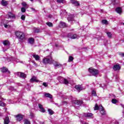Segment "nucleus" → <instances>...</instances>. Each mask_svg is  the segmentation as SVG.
I'll return each instance as SVG.
<instances>
[{
	"label": "nucleus",
	"instance_id": "obj_59",
	"mask_svg": "<svg viewBox=\"0 0 124 124\" xmlns=\"http://www.w3.org/2000/svg\"><path fill=\"white\" fill-rule=\"evenodd\" d=\"M56 47H58V45H56Z\"/></svg>",
	"mask_w": 124,
	"mask_h": 124
},
{
	"label": "nucleus",
	"instance_id": "obj_30",
	"mask_svg": "<svg viewBox=\"0 0 124 124\" xmlns=\"http://www.w3.org/2000/svg\"><path fill=\"white\" fill-rule=\"evenodd\" d=\"M47 111L50 115H53V114H55L54 111H53V110H52L51 109L48 108L47 109Z\"/></svg>",
	"mask_w": 124,
	"mask_h": 124
},
{
	"label": "nucleus",
	"instance_id": "obj_42",
	"mask_svg": "<svg viewBox=\"0 0 124 124\" xmlns=\"http://www.w3.org/2000/svg\"><path fill=\"white\" fill-rule=\"evenodd\" d=\"M9 90L10 91H16V90L15 89H14V87H10Z\"/></svg>",
	"mask_w": 124,
	"mask_h": 124
},
{
	"label": "nucleus",
	"instance_id": "obj_44",
	"mask_svg": "<svg viewBox=\"0 0 124 124\" xmlns=\"http://www.w3.org/2000/svg\"><path fill=\"white\" fill-rule=\"evenodd\" d=\"M64 0H57V2H63Z\"/></svg>",
	"mask_w": 124,
	"mask_h": 124
},
{
	"label": "nucleus",
	"instance_id": "obj_49",
	"mask_svg": "<svg viewBox=\"0 0 124 124\" xmlns=\"http://www.w3.org/2000/svg\"><path fill=\"white\" fill-rule=\"evenodd\" d=\"M4 27L6 29L7 28V27H8V26L7 25H6V24H4Z\"/></svg>",
	"mask_w": 124,
	"mask_h": 124
},
{
	"label": "nucleus",
	"instance_id": "obj_35",
	"mask_svg": "<svg viewBox=\"0 0 124 124\" xmlns=\"http://www.w3.org/2000/svg\"><path fill=\"white\" fill-rule=\"evenodd\" d=\"M99 108L100 109V107H99V108L97 104H96L95 106L94 109V110H99Z\"/></svg>",
	"mask_w": 124,
	"mask_h": 124
},
{
	"label": "nucleus",
	"instance_id": "obj_46",
	"mask_svg": "<svg viewBox=\"0 0 124 124\" xmlns=\"http://www.w3.org/2000/svg\"><path fill=\"white\" fill-rule=\"evenodd\" d=\"M35 32H36V33H38V32H39V30H35Z\"/></svg>",
	"mask_w": 124,
	"mask_h": 124
},
{
	"label": "nucleus",
	"instance_id": "obj_58",
	"mask_svg": "<svg viewBox=\"0 0 124 124\" xmlns=\"http://www.w3.org/2000/svg\"><path fill=\"white\" fill-rule=\"evenodd\" d=\"M31 0V1H33V0Z\"/></svg>",
	"mask_w": 124,
	"mask_h": 124
},
{
	"label": "nucleus",
	"instance_id": "obj_29",
	"mask_svg": "<svg viewBox=\"0 0 124 124\" xmlns=\"http://www.w3.org/2000/svg\"><path fill=\"white\" fill-rule=\"evenodd\" d=\"M1 4L3 5V6H6V5H7V1L2 0L1 2Z\"/></svg>",
	"mask_w": 124,
	"mask_h": 124
},
{
	"label": "nucleus",
	"instance_id": "obj_45",
	"mask_svg": "<svg viewBox=\"0 0 124 124\" xmlns=\"http://www.w3.org/2000/svg\"><path fill=\"white\" fill-rule=\"evenodd\" d=\"M31 9L32 10V11H34V12H36V10L33 8H31Z\"/></svg>",
	"mask_w": 124,
	"mask_h": 124
},
{
	"label": "nucleus",
	"instance_id": "obj_23",
	"mask_svg": "<svg viewBox=\"0 0 124 124\" xmlns=\"http://www.w3.org/2000/svg\"><path fill=\"white\" fill-rule=\"evenodd\" d=\"M74 103L75 104H77V105H81V104L83 103V101L80 100H76L74 101Z\"/></svg>",
	"mask_w": 124,
	"mask_h": 124
},
{
	"label": "nucleus",
	"instance_id": "obj_25",
	"mask_svg": "<svg viewBox=\"0 0 124 124\" xmlns=\"http://www.w3.org/2000/svg\"><path fill=\"white\" fill-rule=\"evenodd\" d=\"M75 88L77 91H82L83 90V87L81 85H76Z\"/></svg>",
	"mask_w": 124,
	"mask_h": 124
},
{
	"label": "nucleus",
	"instance_id": "obj_2",
	"mask_svg": "<svg viewBox=\"0 0 124 124\" xmlns=\"http://www.w3.org/2000/svg\"><path fill=\"white\" fill-rule=\"evenodd\" d=\"M57 79L61 84H64V85H68L69 84V79L64 78L63 77H58Z\"/></svg>",
	"mask_w": 124,
	"mask_h": 124
},
{
	"label": "nucleus",
	"instance_id": "obj_4",
	"mask_svg": "<svg viewBox=\"0 0 124 124\" xmlns=\"http://www.w3.org/2000/svg\"><path fill=\"white\" fill-rule=\"evenodd\" d=\"M54 62V60H53V58L52 57L44 58L43 59L44 63H48L49 64H52Z\"/></svg>",
	"mask_w": 124,
	"mask_h": 124
},
{
	"label": "nucleus",
	"instance_id": "obj_27",
	"mask_svg": "<svg viewBox=\"0 0 124 124\" xmlns=\"http://www.w3.org/2000/svg\"><path fill=\"white\" fill-rule=\"evenodd\" d=\"M115 10L117 13H119V14H120V13H122V8L121 7L116 8Z\"/></svg>",
	"mask_w": 124,
	"mask_h": 124
},
{
	"label": "nucleus",
	"instance_id": "obj_41",
	"mask_svg": "<svg viewBox=\"0 0 124 124\" xmlns=\"http://www.w3.org/2000/svg\"><path fill=\"white\" fill-rule=\"evenodd\" d=\"M102 23L103 24H105V25H106V24H108V21H107V20L104 19V20H103L102 21Z\"/></svg>",
	"mask_w": 124,
	"mask_h": 124
},
{
	"label": "nucleus",
	"instance_id": "obj_12",
	"mask_svg": "<svg viewBox=\"0 0 124 124\" xmlns=\"http://www.w3.org/2000/svg\"><path fill=\"white\" fill-rule=\"evenodd\" d=\"M71 2L75 6H80V3L76 0H71Z\"/></svg>",
	"mask_w": 124,
	"mask_h": 124
},
{
	"label": "nucleus",
	"instance_id": "obj_40",
	"mask_svg": "<svg viewBox=\"0 0 124 124\" xmlns=\"http://www.w3.org/2000/svg\"><path fill=\"white\" fill-rule=\"evenodd\" d=\"M21 20H23V21H25V19H26V16L25 15H22L21 16Z\"/></svg>",
	"mask_w": 124,
	"mask_h": 124
},
{
	"label": "nucleus",
	"instance_id": "obj_15",
	"mask_svg": "<svg viewBox=\"0 0 124 124\" xmlns=\"http://www.w3.org/2000/svg\"><path fill=\"white\" fill-rule=\"evenodd\" d=\"M16 118L17 122H20L23 120V116L21 114H18L17 115L15 116Z\"/></svg>",
	"mask_w": 124,
	"mask_h": 124
},
{
	"label": "nucleus",
	"instance_id": "obj_50",
	"mask_svg": "<svg viewBox=\"0 0 124 124\" xmlns=\"http://www.w3.org/2000/svg\"><path fill=\"white\" fill-rule=\"evenodd\" d=\"M114 124H119V122H118V121H115Z\"/></svg>",
	"mask_w": 124,
	"mask_h": 124
},
{
	"label": "nucleus",
	"instance_id": "obj_28",
	"mask_svg": "<svg viewBox=\"0 0 124 124\" xmlns=\"http://www.w3.org/2000/svg\"><path fill=\"white\" fill-rule=\"evenodd\" d=\"M21 4L23 6H24V7H26V9H28V8H29V7L28 6V4L25 1L22 2Z\"/></svg>",
	"mask_w": 124,
	"mask_h": 124
},
{
	"label": "nucleus",
	"instance_id": "obj_53",
	"mask_svg": "<svg viewBox=\"0 0 124 124\" xmlns=\"http://www.w3.org/2000/svg\"><path fill=\"white\" fill-rule=\"evenodd\" d=\"M31 62H32V63H33V64H34V63H35V62L34 61H31Z\"/></svg>",
	"mask_w": 124,
	"mask_h": 124
},
{
	"label": "nucleus",
	"instance_id": "obj_24",
	"mask_svg": "<svg viewBox=\"0 0 124 124\" xmlns=\"http://www.w3.org/2000/svg\"><path fill=\"white\" fill-rule=\"evenodd\" d=\"M32 56L34 58H35L36 61H39V59H40V57L38 55L33 54Z\"/></svg>",
	"mask_w": 124,
	"mask_h": 124
},
{
	"label": "nucleus",
	"instance_id": "obj_19",
	"mask_svg": "<svg viewBox=\"0 0 124 124\" xmlns=\"http://www.w3.org/2000/svg\"><path fill=\"white\" fill-rule=\"evenodd\" d=\"M1 71L2 72H8V73L10 74V71H8V69L6 68V67H4L1 69Z\"/></svg>",
	"mask_w": 124,
	"mask_h": 124
},
{
	"label": "nucleus",
	"instance_id": "obj_36",
	"mask_svg": "<svg viewBox=\"0 0 124 124\" xmlns=\"http://www.w3.org/2000/svg\"><path fill=\"white\" fill-rule=\"evenodd\" d=\"M92 95L94 96H96V92L94 90L92 91Z\"/></svg>",
	"mask_w": 124,
	"mask_h": 124
},
{
	"label": "nucleus",
	"instance_id": "obj_8",
	"mask_svg": "<svg viewBox=\"0 0 124 124\" xmlns=\"http://www.w3.org/2000/svg\"><path fill=\"white\" fill-rule=\"evenodd\" d=\"M16 75L18 77H20V78H22V79H25L27 77V75H26L24 73L22 72H17L16 73Z\"/></svg>",
	"mask_w": 124,
	"mask_h": 124
},
{
	"label": "nucleus",
	"instance_id": "obj_17",
	"mask_svg": "<svg viewBox=\"0 0 124 124\" xmlns=\"http://www.w3.org/2000/svg\"><path fill=\"white\" fill-rule=\"evenodd\" d=\"M113 70L117 71V70H120L121 69V66L119 64L114 65L113 67Z\"/></svg>",
	"mask_w": 124,
	"mask_h": 124
},
{
	"label": "nucleus",
	"instance_id": "obj_31",
	"mask_svg": "<svg viewBox=\"0 0 124 124\" xmlns=\"http://www.w3.org/2000/svg\"><path fill=\"white\" fill-rule=\"evenodd\" d=\"M46 25H47V26H48V27H50V28L53 27V23L51 22H46Z\"/></svg>",
	"mask_w": 124,
	"mask_h": 124
},
{
	"label": "nucleus",
	"instance_id": "obj_61",
	"mask_svg": "<svg viewBox=\"0 0 124 124\" xmlns=\"http://www.w3.org/2000/svg\"><path fill=\"white\" fill-rule=\"evenodd\" d=\"M123 25H124V23H123Z\"/></svg>",
	"mask_w": 124,
	"mask_h": 124
},
{
	"label": "nucleus",
	"instance_id": "obj_21",
	"mask_svg": "<svg viewBox=\"0 0 124 124\" xmlns=\"http://www.w3.org/2000/svg\"><path fill=\"white\" fill-rule=\"evenodd\" d=\"M9 121V118L8 117H5V118L4 119V124H8L10 123Z\"/></svg>",
	"mask_w": 124,
	"mask_h": 124
},
{
	"label": "nucleus",
	"instance_id": "obj_13",
	"mask_svg": "<svg viewBox=\"0 0 124 124\" xmlns=\"http://www.w3.org/2000/svg\"><path fill=\"white\" fill-rule=\"evenodd\" d=\"M38 107L40 109V112H41L42 113H45V112H46V110L44 109V108H43V106L42 105L39 104Z\"/></svg>",
	"mask_w": 124,
	"mask_h": 124
},
{
	"label": "nucleus",
	"instance_id": "obj_60",
	"mask_svg": "<svg viewBox=\"0 0 124 124\" xmlns=\"http://www.w3.org/2000/svg\"><path fill=\"white\" fill-rule=\"evenodd\" d=\"M38 0L39 1H40V0Z\"/></svg>",
	"mask_w": 124,
	"mask_h": 124
},
{
	"label": "nucleus",
	"instance_id": "obj_14",
	"mask_svg": "<svg viewBox=\"0 0 124 124\" xmlns=\"http://www.w3.org/2000/svg\"><path fill=\"white\" fill-rule=\"evenodd\" d=\"M84 117L89 118V119H92L93 118V114L91 113H86L84 114Z\"/></svg>",
	"mask_w": 124,
	"mask_h": 124
},
{
	"label": "nucleus",
	"instance_id": "obj_5",
	"mask_svg": "<svg viewBox=\"0 0 124 124\" xmlns=\"http://www.w3.org/2000/svg\"><path fill=\"white\" fill-rule=\"evenodd\" d=\"M30 82L31 83H34V82L35 83H38V82H39V83H41L42 82V81H40V80L37 79V78L36 77L33 76L31 78Z\"/></svg>",
	"mask_w": 124,
	"mask_h": 124
},
{
	"label": "nucleus",
	"instance_id": "obj_7",
	"mask_svg": "<svg viewBox=\"0 0 124 124\" xmlns=\"http://www.w3.org/2000/svg\"><path fill=\"white\" fill-rule=\"evenodd\" d=\"M68 37L69 38H71V39H76V38H79V36H78L77 34H72L71 33H69L68 34Z\"/></svg>",
	"mask_w": 124,
	"mask_h": 124
},
{
	"label": "nucleus",
	"instance_id": "obj_56",
	"mask_svg": "<svg viewBox=\"0 0 124 124\" xmlns=\"http://www.w3.org/2000/svg\"><path fill=\"white\" fill-rule=\"evenodd\" d=\"M122 107H123V108H124V105H121Z\"/></svg>",
	"mask_w": 124,
	"mask_h": 124
},
{
	"label": "nucleus",
	"instance_id": "obj_1",
	"mask_svg": "<svg viewBox=\"0 0 124 124\" xmlns=\"http://www.w3.org/2000/svg\"><path fill=\"white\" fill-rule=\"evenodd\" d=\"M15 35L18 38V39H20V40L26 39V36L25 35V33L23 32L17 31L15 32Z\"/></svg>",
	"mask_w": 124,
	"mask_h": 124
},
{
	"label": "nucleus",
	"instance_id": "obj_37",
	"mask_svg": "<svg viewBox=\"0 0 124 124\" xmlns=\"http://www.w3.org/2000/svg\"><path fill=\"white\" fill-rule=\"evenodd\" d=\"M30 116L31 119H33L34 118V114L32 112H30Z\"/></svg>",
	"mask_w": 124,
	"mask_h": 124
},
{
	"label": "nucleus",
	"instance_id": "obj_33",
	"mask_svg": "<svg viewBox=\"0 0 124 124\" xmlns=\"http://www.w3.org/2000/svg\"><path fill=\"white\" fill-rule=\"evenodd\" d=\"M107 34L108 37H109V38H111L112 37V33H111V32H107Z\"/></svg>",
	"mask_w": 124,
	"mask_h": 124
},
{
	"label": "nucleus",
	"instance_id": "obj_20",
	"mask_svg": "<svg viewBox=\"0 0 124 124\" xmlns=\"http://www.w3.org/2000/svg\"><path fill=\"white\" fill-rule=\"evenodd\" d=\"M2 98H1V93H0V106H5V103L2 102V101H1L2 100Z\"/></svg>",
	"mask_w": 124,
	"mask_h": 124
},
{
	"label": "nucleus",
	"instance_id": "obj_6",
	"mask_svg": "<svg viewBox=\"0 0 124 124\" xmlns=\"http://www.w3.org/2000/svg\"><path fill=\"white\" fill-rule=\"evenodd\" d=\"M6 18L7 19H16V16L15 15L13 14H12L11 12H9L8 15L6 16Z\"/></svg>",
	"mask_w": 124,
	"mask_h": 124
},
{
	"label": "nucleus",
	"instance_id": "obj_32",
	"mask_svg": "<svg viewBox=\"0 0 124 124\" xmlns=\"http://www.w3.org/2000/svg\"><path fill=\"white\" fill-rule=\"evenodd\" d=\"M24 124H31V122L28 119H25L24 120Z\"/></svg>",
	"mask_w": 124,
	"mask_h": 124
},
{
	"label": "nucleus",
	"instance_id": "obj_51",
	"mask_svg": "<svg viewBox=\"0 0 124 124\" xmlns=\"http://www.w3.org/2000/svg\"><path fill=\"white\" fill-rule=\"evenodd\" d=\"M33 64L35 66H37V64L35 62Z\"/></svg>",
	"mask_w": 124,
	"mask_h": 124
},
{
	"label": "nucleus",
	"instance_id": "obj_9",
	"mask_svg": "<svg viewBox=\"0 0 124 124\" xmlns=\"http://www.w3.org/2000/svg\"><path fill=\"white\" fill-rule=\"evenodd\" d=\"M2 43L5 47H7V49H9V46H10V42L8 40H6L2 41Z\"/></svg>",
	"mask_w": 124,
	"mask_h": 124
},
{
	"label": "nucleus",
	"instance_id": "obj_39",
	"mask_svg": "<svg viewBox=\"0 0 124 124\" xmlns=\"http://www.w3.org/2000/svg\"><path fill=\"white\" fill-rule=\"evenodd\" d=\"M111 102L114 104H116V103H117V100H116L115 99H112L111 100Z\"/></svg>",
	"mask_w": 124,
	"mask_h": 124
},
{
	"label": "nucleus",
	"instance_id": "obj_11",
	"mask_svg": "<svg viewBox=\"0 0 124 124\" xmlns=\"http://www.w3.org/2000/svg\"><path fill=\"white\" fill-rule=\"evenodd\" d=\"M67 20L69 23L72 24V22L74 21V15H71L67 17Z\"/></svg>",
	"mask_w": 124,
	"mask_h": 124
},
{
	"label": "nucleus",
	"instance_id": "obj_48",
	"mask_svg": "<svg viewBox=\"0 0 124 124\" xmlns=\"http://www.w3.org/2000/svg\"><path fill=\"white\" fill-rule=\"evenodd\" d=\"M121 56H122V57H124V53H122L121 54H120Z\"/></svg>",
	"mask_w": 124,
	"mask_h": 124
},
{
	"label": "nucleus",
	"instance_id": "obj_16",
	"mask_svg": "<svg viewBox=\"0 0 124 124\" xmlns=\"http://www.w3.org/2000/svg\"><path fill=\"white\" fill-rule=\"evenodd\" d=\"M100 113L102 115H106V111H105V109H104V108L102 107V106H100Z\"/></svg>",
	"mask_w": 124,
	"mask_h": 124
},
{
	"label": "nucleus",
	"instance_id": "obj_34",
	"mask_svg": "<svg viewBox=\"0 0 124 124\" xmlns=\"http://www.w3.org/2000/svg\"><path fill=\"white\" fill-rule=\"evenodd\" d=\"M74 60V58L72 56H69V59H68V62H72Z\"/></svg>",
	"mask_w": 124,
	"mask_h": 124
},
{
	"label": "nucleus",
	"instance_id": "obj_47",
	"mask_svg": "<svg viewBox=\"0 0 124 124\" xmlns=\"http://www.w3.org/2000/svg\"><path fill=\"white\" fill-rule=\"evenodd\" d=\"M63 104H67V102L66 101H63Z\"/></svg>",
	"mask_w": 124,
	"mask_h": 124
},
{
	"label": "nucleus",
	"instance_id": "obj_52",
	"mask_svg": "<svg viewBox=\"0 0 124 124\" xmlns=\"http://www.w3.org/2000/svg\"><path fill=\"white\" fill-rule=\"evenodd\" d=\"M2 116H3V113H0V117H2Z\"/></svg>",
	"mask_w": 124,
	"mask_h": 124
},
{
	"label": "nucleus",
	"instance_id": "obj_18",
	"mask_svg": "<svg viewBox=\"0 0 124 124\" xmlns=\"http://www.w3.org/2000/svg\"><path fill=\"white\" fill-rule=\"evenodd\" d=\"M28 42L30 43V44H31L32 45L33 43H34V39L33 38H29L28 39Z\"/></svg>",
	"mask_w": 124,
	"mask_h": 124
},
{
	"label": "nucleus",
	"instance_id": "obj_10",
	"mask_svg": "<svg viewBox=\"0 0 124 124\" xmlns=\"http://www.w3.org/2000/svg\"><path fill=\"white\" fill-rule=\"evenodd\" d=\"M52 64H54L55 69L60 68V67H62V64H61L59 63V62H55V61H53Z\"/></svg>",
	"mask_w": 124,
	"mask_h": 124
},
{
	"label": "nucleus",
	"instance_id": "obj_54",
	"mask_svg": "<svg viewBox=\"0 0 124 124\" xmlns=\"http://www.w3.org/2000/svg\"><path fill=\"white\" fill-rule=\"evenodd\" d=\"M6 50H7V48L6 49H3V52H5V51H6Z\"/></svg>",
	"mask_w": 124,
	"mask_h": 124
},
{
	"label": "nucleus",
	"instance_id": "obj_26",
	"mask_svg": "<svg viewBox=\"0 0 124 124\" xmlns=\"http://www.w3.org/2000/svg\"><path fill=\"white\" fill-rule=\"evenodd\" d=\"M60 27H61V28H65V27H66V23L64 22L61 21Z\"/></svg>",
	"mask_w": 124,
	"mask_h": 124
},
{
	"label": "nucleus",
	"instance_id": "obj_55",
	"mask_svg": "<svg viewBox=\"0 0 124 124\" xmlns=\"http://www.w3.org/2000/svg\"><path fill=\"white\" fill-rule=\"evenodd\" d=\"M48 17H49V18H51V17H52V16H51V15H49V16H48Z\"/></svg>",
	"mask_w": 124,
	"mask_h": 124
},
{
	"label": "nucleus",
	"instance_id": "obj_57",
	"mask_svg": "<svg viewBox=\"0 0 124 124\" xmlns=\"http://www.w3.org/2000/svg\"><path fill=\"white\" fill-rule=\"evenodd\" d=\"M83 124H89V123H83Z\"/></svg>",
	"mask_w": 124,
	"mask_h": 124
},
{
	"label": "nucleus",
	"instance_id": "obj_3",
	"mask_svg": "<svg viewBox=\"0 0 124 124\" xmlns=\"http://www.w3.org/2000/svg\"><path fill=\"white\" fill-rule=\"evenodd\" d=\"M88 71L93 76H95V77H97V75H98V73H99V72L98 71V70L93 68H90L88 70Z\"/></svg>",
	"mask_w": 124,
	"mask_h": 124
},
{
	"label": "nucleus",
	"instance_id": "obj_22",
	"mask_svg": "<svg viewBox=\"0 0 124 124\" xmlns=\"http://www.w3.org/2000/svg\"><path fill=\"white\" fill-rule=\"evenodd\" d=\"M45 96H46V97H48L49 98H50L51 99H52V98H53V96L52 95V94H51L49 93H45Z\"/></svg>",
	"mask_w": 124,
	"mask_h": 124
},
{
	"label": "nucleus",
	"instance_id": "obj_43",
	"mask_svg": "<svg viewBox=\"0 0 124 124\" xmlns=\"http://www.w3.org/2000/svg\"><path fill=\"white\" fill-rule=\"evenodd\" d=\"M43 85L44 86V87H48V84L46 82H44Z\"/></svg>",
	"mask_w": 124,
	"mask_h": 124
},
{
	"label": "nucleus",
	"instance_id": "obj_38",
	"mask_svg": "<svg viewBox=\"0 0 124 124\" xmlns=\"http://www.w3.org/2000/svg\"><path fill=\"white\" fill-rule=\"evenodd\" d=\"M21 12H22V13H25V12H26V9L25 8V7L21 8Z\"/></svg>",
	"mask_w": 124,
	"mask_h": 124
}]
</instances>
